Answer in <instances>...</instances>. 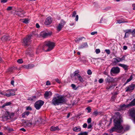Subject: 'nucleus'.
I'll return each mask as SVG.
<instances>
[{
  "mask_svg": "<svg viewBox=\"0 0 135 135\" xmlns=\"http://www.w3.org/2000/svg\"><path fill=\"white\" fill-rule=\"evenodd\" d=\"M125 59V56H123L121 58L117 57L113 59L114 62L115 63H117L124 60Z\"/></svg>",
  "mask_w": 135,
  "mask_h": 135,
  "instance_id": "nucleus-11",
  "label": "nucleus"
},
{
  "mask_svg": "<svg viewBox=\"0 0 135 135\" xmlns=\"http://www.w3.org/2000/svg\"><path fill=\"white\" fill-rule=\"evenodd\" d=\"M9 114L10 113L8 112H6L5 113V116L9 118Z\"/></svg>",
  "mask_w": 135,
  "mask_h": 135,
  "instance_id": "nucleus-32",
  "label": "nucleus"
},
{
  "mask_svg": "<svg viewBox=\"0 0 135 135\" xmlns=\"http://www.w3.org/2000/svg\"><path fill=\"white\" fill-rule=\"evenodd\" d=\"M55 80L58 83H60V81L58 79H57V78L56 79H55Z\"/></svg>",
  "mask_w": 135,
  "mask_h": 135,
  "instance_id": "nucleus-53",
  "label": "nucleus"
},
{
  "mask_svg": "<svg viewBox=\"0 0 135 135\" xmlns=\"http://www.w3.org/2000/svg\"><path fill=\"white\" fill-rule=\"evenodd\" d=\"M129 104L130 106L135 105V99H134L132 101H131Z\"/></svg>",
  "mask_w": 135,
  "mask_h": 135,
  "instance_id": "nucleus-25",
  "label": "nucleus"
},
{
  "mask_svg": "<svg viewBox=\"0 0 135 135\" xmlns=\"http://www.w3.org/2000/svg\"><path fill=\"white\" fill-rule=\"evenodd\" d=\"M123 49L124 50H126L127 49V47L126 46H124L123 47Z\"/></svg>",
  "mask_w": 135,
  "mask_h": 135,
  "instance_id": "nucleus-56",
  "label": "nucleus"
},
{
  "mask_svg": "<svg viewBox=\"0 0 135 135\" xmlns=\"http://www.w3.org/2000/svg\"><path fill=\"white\" fill-rule=\"evenodd\" d=\"M91 118H89L87 122L88 123H91Z\"/></svg>",
  "mask_w": 135,
  "mask_h": 135,
  "instance_id": "nucleus-43",
  "label": "nucleus"
},
{
  "mask_svg": "<svg viewBox=\"0 0 135 135\" xmlns=\"http://www.w3.org/2000/svg\"><path fill=\"white\" fill-rule=\"evenodd\" d=\"M91 127V125L90 124L88 125V129H90V128Z\"/></svg>",
  "mask_w": 135,
  "mask_h": 135,
  "instance_id": "nucleus-57",
  "label": "nucleus"
},
{
  "mask_svg": "<svg viewBox=\"0 0 135 135\" xmlns=\"http://www.w3.org/2000/svg\"><path fill=\"white\" fill-rule=\"evenodd\" d=\"M76 14V13L75 11H74L73 12L72 16L73 17H75V16Z\"/></svg>",
  "mask_w": 135,
  "mask_h": 135,
  "instance_id": "nucleus-47",
  "label": "nucleus"
},
{
  "mask_svg": "<svg viewBox=\"0 0 135 135\" xmlns=\"http://www.w3.org/2000/svg\"><path fill=\"white\" fill-rule=\"evenodd\" d=\"M36 27L37 28H39L40 27L39 25L37 23L36 24Z\"/></svg>",
  "mask_w": 135,
  "mask_h": 135,
  "instance_id": "nucleus-62",
  "label": "nucleus"
},
{
  "mask_svg": "<svg viewBox=\"0 0 135 135\" xmlns=\"http://www.w3.org/2000/svg\"><path fill=\"white\" fill-rule=\"evenodd\" d=\"M105 81L107 82L111 83L114 81L115 79L112 77L108 76L107 78L105 79Z\"/></svg>",
  "mask_w": 135,
  "mask_h": 135,
  "instance_id": "nucleus-16",
  "label": "nucleus"
},
{
  "mask_svg": "<svg viewBox=\"0 0 135 135\" xmlns=\"http://www.w3.org/2000/svg\"><path fill=\"white\" fill-rule=\"evenodd\" d=\"M17 62L21 64L23 62V61L22 59H19L17 60Z\"/></svg>",
  "mask_w": 135,
  "mask_h": 135,
  "instance_id": "nucleus-38",
  "label": "nucleus"
},
{
  "mask_svg": "<svg viewBox=\"0 0 135 135\" xmlns=\"http://www.w3.org/2000/svg\"><path fill=\"white\" fill-rule=\"evenodd\" d=\"M71 87H72V88H73V89H74L75 88L76 86V85L75 84H72L71 85Z\"/></svg>",
  "mask_w": 135,
  "mask_h": 135,
  "instance_id": "nucleus-50",
  "label": "nucleus"
},
{
  "mask_svg": "<svg viewBox=\"0 0 135 135\" xmlns=\"http://www.w3.org/2000/svg\"><path fill=\"white\" fill-rule=\"evenodd\" d=\"M24 123V125L27 126H29L32 124L31 123L28 121H25L23 122Z\"/></svg>",
  "mask_w": 135,
  "mask_h": 135,
  "instance_id": "nucleus-19",
  "label": "nucleus"
},
{
  "mask_svg": "<svg viewBox=\"0 0 135 135\" xmlns=\"http://www.w3.org/2000/svg\"><path fill=\"white\" fill-rule=\"evenodd\" d=\"M97 31H94L92 32L91 33V34L92 35H94L95 34H97Z\"/></svg>",
  "mask_w": 135,
  "mask_h": 135,
  "instance_id": "nucleus-44",
  "label": "nucleus"
},
{
  "mask_svg": "<svg viewBox=\"0 0 135 135\" xmlns=\"http://www.w3.org/2000/svg\"><path fill=\"white\" fill-rule=\"evenodd\" d=\"M105 51L107 54H109L110 52V51L109 49H106L105 50Z\"/></svg>",
  "mask_w": 135,
  "mask_h": 135,
  "instance_id": "nucleus-37",
  "label": "nucleus"
},
{
  "mask_svg": "<svg viewBox=\"0 0 135 135\" xmlns=\"http://www.w3.org/2000/svg\"><path fill=\"white\" fill-rule=\"evenodd\" d=\"M26 110H31V107H27L26 108Z\"/></svg>",
  "mask_w": 135,
  "mask_h": 135,
  "instance_id": "nucleus-55",
  "label": "nucleus"
},
{
  "mask_svg": "<svg viewBox=\"0 0 135 135\" xmlns=\"http://www.w3.org/2000/svg\"><path fill=\"white\" fill-rule=\"evenodd\" d=\"M15 13L16 15H18V16H20L21 17H22V15L23 14V12H16L15 11Z\"/></svg>",
  "mask_w": 135,
  "mask_h": 135,
  "instance_id": "nucleus-27",
  "label": "nucleus"
},
{
  "mask_svg": "<svg viewBox=\"0 0 135 135\" xmlns=\"http://www.w3.org/2000/svg\"><path fill=\"white\" fill-rule=\"evenodd\" d=\"M31 36H29L25 38L22 42V45L24 46H27L31 42Z\"/></svg>",
  "mask_w": 135,
  "mask_h": 135,
  "instance_id": "nucleus-5",
  "label": "nucleus"
},
{
  "mask_svg": "<svg viewBox=\"0 0 135 135\" xmlns=\"http://www.w3.org/2000/svg\"><path fill=\"white\" fill-rule=\"evenodd\" d=\"M88 46V45L86 43H85L82 44L81 46L79 47V49H81L86 47Z\"/></svg>",
  "mask_w": 135,
  "mask_h": 135,
  "instance_id": "nucleus-21",
  "label": "nucleus"
},
{
  "mask_svg": "<svg viewBox=\"0 0 135 135\" xmlns=\"http://www.w3.org/2000/svg\"><path fill=\"white\" fill-rule=\"evenodd\" d=\"M87 73L89 75H91L92 74V72L90 70H89L87 71Z\"/></svg>",
  "mask_w": 135,
  "mask_h": 135,
  "instance_id": "nucleus-42",
  "label": "nucleus"
},
{
  "mask_svg": "<svg viewBox=\"0 0 135 135\" xmlns=\"http://www.w3.org/2000/svg\"><path fill=\"white\" fill-rule=\"evenodd\" d=\"M87 126V124L86 123H84L83 125V127L84 128H86Z\"/></svg>",
  "mask_w": 135,
  "mask_h": 135,
  "instance_id": "nucleus-48",
  "label": "nucleus"
},
{
  "mask_svg": "<svg viewBox=\"0 0 135 135\" xmlns=\"http://www.w3.org/2000/svg\"><path fill=\"white\" fill-rule=\"evenodd\" d=\"M66 101L65 98L64 96L57 95L53 98L52 104L54 105H58L60 104L65 102Z\"/></svg>",
  "mask_w": 135,
  "mask_h": 135,
  "instance_id": "nucleus-2",
  "label": "nucleus"
},
{
  "mask_svg": "<svg viewBox=\"0 0 135 135\" xmlns=\"http://www.w3.org/2000/svg\"><path fill=\"white\" fill-rule=\"evenodd\" d=\"M65 22L63 20H61L56 27L57 30L59 32L60 31L63 27Z\"/></svg>",
  "mask_w": 135,
  "mask_h": 135,
  "instance_id": "nucleus-8",
  "label": "nucleus"
},
{
  "mask_svg": "<svg viewBox=\"0 0 135 135\" xmlns=\"http://www.w3.org/2000/svg\"><path fill=\"white\" fill-rule=\"evenodd\" d=\"M75 20L76 21H78V15H76V16Z\"/></svg>",
  "mask_w": 135,
  "mask_h": 135,
  "instance_id": "nucleus-52",
  "label": "nucleus"
},
{
  "mask_svg": "<svg viewBox=\"0 0 135 135\" xmlns=\"http://www.w3.org/2000/svg\"><path fill=\"white\" fill-rule=\"evenodd\" d=\"M76 71H75V72L74 73V76H77L80 82L82 83L84 82V80L81 77V76L79 74H78L77 73H76Z\"/></svg>",
  "mask_w": 135,
  "mask_h": 135,
  "instance_id": "nucleus-14",
  "label": "nucleus"
},
{
  "mask_svg": "<svg viewBox=\"0 0 135 135\" xmlns=\"http://www.w3.org/2000/svg\"><path fill=\"white\" fill-rule=\"evenodd\" d=\"M120 71V69L118 67H113L112 68L110 71V74L113 75V74H117Z\"/></svg>",
  "mask_w": 135,
  "mask_h": 135,
  "instance_id": "nucleus-6",
  "label": "nucleus"
},
{
  "mask_svg": "<svg viewBox=\"0 0 135 135\" xmlns=\"http://www.w3.org/2000/svg\"><path fill=\"white\" fill-rule=\"evenodd\" d=\"M14 81L13 80H12L11 82V84L13 86L14 85Z\"/></svg>",
  "mask_w": 135,
  "mask_h": 135,
  "instance_id": "nucleus-61",
  "label": "nucleus"
},
{
  "mask_svg": "<svg viewBox=\"0 0 135 135\" xmlns=\"http://www.w3.org/2000/svg\"><path fill=\"white\" fill-rule=\"evenodd\" d=\"M103 81V79H100L99 80V83H102V82Z\"/></svg>",
  "mask_w": 135,
  "mask_h": 135,
  "instance_id": "nucleus-46",
  "label": "nucleus"
},
{
  "mask_svg": "<svg viewBox=\"0 0 135 135\" xmlns=\"http://www.w3.org/2000/svg\"><path fill=\"white\" fill-rule=\"evenodd\" d=\"M46 85H50V82L49 81H47L46 82Z\"/></svg>",
  "mask_w": 135,
  "mask_h": 135,
  "instance_id": "nucleus-54",
  "label": "nucleus"
},
{
  "mask_svg": "<svg viewBox=\"0 0 135 135\" xmlns=\"http://www.w3.org/2000/svg\"><path fill=\"white\" fill-rule=\"evenodd\" d=\"M115 116L116 118L114 120V127L109 130L110 133L114 131L119 133L123 132L124 130L121 127V124L122 121V117L118 112L116 113Z\"/></svg>",
  "mask_w": 135,
  "mask_h": 135,
  "instance_id": "nucleus-1",
  "label": "nucleus"
},
{
  "mask_svg": "<svg viewBox=\"0 0 135 135\" xmlns=\"http://www.w3.org/2000/svg\"><path fill=\"white\" fill-rule=\"evenodd\" d=\"M52 94L51 91H46L44 94V97L46 99H48L51 96Z\"/></svg>",
  "mask_w": 135,
  "mask_h": 135,
  "instance_id": "nucleus-15",
  "label": "nucleus"
},
{
  "mask_svg": "<svg viewBox=\"0 0 135 135\" xmlns=\"http://www.w3.org/2000/svg\"><path fill=\"white\" fill-rule=\"evenodd\" d=\"M132 35L134 36H135V29H134L132 32Z\"/></svg>",
  "mask_w": 135,
  "mask_h": 135,
  "instance_id": "nucleus-45",
  "label": "nucleus"
},
{
  "mask_svg": "<svg viewBox=\"0 0 135 135\" xmlns=\"http://www.w3.org/2000/svg\"><path fill=\"white\" fill-rule=\"evenodd\" d=\"M131 32V30H128V31L127 32H126V33L125 35V36H124L125 37H126L128 36V35L127 34H128V32Z\"/></svg>",
  "mask_w": 135,
  "mask_h": 135,
  "instance_id": "nucleus-36",
  "label": "nucleus"
},
{
  "mask_svg": "<svg viewBox=\"0 0 135 135\" xmlns=\"http://www.w3.org/2000/svg\"><path fill=\"white\" fill-rule=\"evenodd\" d=\"M23 22L27 24L28 23L29 20L27 19H22L21 20Z\"/></svg>",
  "mask_w": 135,
  "mask_h": 135,
  "instance_id": "nucleus-28",
  "label": "nucleus"
},
{
  "mask_svg": "<svg viewBox=\"0 0 135 135\" xmlns=\"http://www.w3.org/2000/svg\"><path fill=\"white\" fill-rule=\"evenodd\" d=\"M86 109L88 110V113H90L91 111V109L89 107H88L86 108Z\"/></svg>",
  "mask_w": 135,
  "mask_h": 135,
  "instance_id": "nucleus-41",
  "label": "nucleus"
},
{
  "mask_svg": "<svg viewBox=\"0 0 135 135\" xmlns=\"http://www.w3.org/2000/svg\"><path fill=\"white\" fill-rule=\"evenodd\" d=\"M20 130L21 131H23L24 132H25L26 131V130L24 128H22L21 129H20Z\"/></svg>",
  "mask_w": 135,
  "mask_h": 135,
  "instance_id": "nucleus-60",
  "label": "nucleus"
},
{
  "mask_svg": "<svg viewBox=\"0 0 135 135\" xmlns=\"http://www.w3.org/2000/svg\"><path fill=\"white\" fill-rule=\"evenodd\" d=\"M31 65L29 64L28 65H24L23 66L24 68L27 69H28L30 68V67H31Z\"/></svg>",
  "mask_w": 135,
  "mask_h": 135,
  "instance_id": "nucleus-29",
  "label": "nucleus"
},
{
  "mask_svg": "<svg viewBox=\"0 0 135 135\" xmlns=\"http://www.w3.org/2000/svg\"><path fill=\"white\" fill-rule=\"evenodd\" d=\"M52 21V18L51 17H49L47 18L44 22L46 25H49L51 24Z\"/></svg>",
  "mask_w": 135,
  "mask_h": 135,
  "instance_id": "nucleus-13",
  "label": "nucleus"
},
{
  "mask_svg": "<svg viewBox=\"0 0 135 135\" xmlns=\"http://www.w3.org/2000/svg\"><path fill=\"white\" fill-rule=\"evenodd\" d=\"M55 46L54 43L50 41H46L45 42V45L43 47V49L46 51L51 50Z\"/></svg>",
  "mask_w": 135,
  "mask_h": 135,
  "instance_id": "nucleus-3",
  "label": "nucleus"
},
{
  "mask_svg": "<svg viewBox=\"0 0 135 135\" xmlns=\"http://www.w3.org/2000/svg\"><path fill=\"white\" fill-rule=\"evenodd\" d=\"M9 115V118H12L13 117L14 115V113H10V114Z\"/></svg>",
  "mask_w": 135,
  "mask_h": 135,
  "instance_id": "nucleus-35",
  "label": "nucleus"
},
{
  "mask_svg": "<svg viewBox=\"0 0 135 135\" xmlns=\"http://www.w3.org/2000/svg\"><path fill=\"white\" fill-rule=\"evenodd\" d=\"M95 52L96 54H98L100 52V50L99 49H97L95 50Z\"/></svg>",
  "mask_w": 135,
  "mask_h": 135,
  "instance_id": "nucleus-40",
  "label": "nucleus"
},
{
  "mask_svg": "<svg viewBox=\"0 0 135 135\" xmlns=\"http://www.w3.org/2000/svg\"><path fill=\"white\" fill-rule=\"evenodd\" d=\"M25 115L28 116L30 114V112H25Z\"/></svg>",
  "mask_w": 135,
  "mask_h": 135,
  "instance_id": "nucleus-49",
  "label": "nucleus"
},
{
  "mask_svg": "<svg viewBox=\"0 0 135 135\" xmlns=\"http://www.w3.org/2000/svg\"><path fill=\"white\" fill-rule=\"evenodd\" d=\"M2 40L3 41H6L9 39V37L8 35L4 36L1 38Z\"/></svg>",
  "mask_w": 135,
  "mask_h": 135,
  "instance_id": "nucleus-23",
  "label": "nucleus"
},
{
  "mask_svg": "<svg viewBox=\"0 0 135 135\" xmlns=\"http://www.w3.org/2000/svg\"><path fill=\"white\" fill-rule=\"evenodd\" d=\"M17 90L16 89H10L3 91V96L9 97L15 95V92Z\"/></svg>",
  "mask_w": 135,
  "mask_h": 135,
  "instance_id": "nucleus-4",
  "label": "nucleus"
},
{
  "mask_svg": "<svg viewBox=\"0 0 135 135\" xmlns=\"http://www.w3.org/2000/svg\"><path fill=\"white\" fill-rule=\"evenodd\" d=\"M36 98V97L35 96H32L28 98V100H33Z\"/></svg>",
  "mask_w": 135,
  "mask_h": 135,
  "instance_id": "nucleus-30",
  "label": "nucleus"
},
{
  "mask_svg": "<svg viewBox=\"0 0 135 135\" xmlns=\"http://www.w3.org/2000/svg\"><path fill=\"white\" fill-rule=\"evenodd\" d=\"M132 75H131L130 76V78L127 80L126 82V83H127L129 82L130 81H131V80H132Z\"/></svg>",
  "mask_w": 135,
  "mask_h": 135,
  "instance_id": "nucleus-34",
  "label": "nucleus"
},
{
  "mask_svg": "<svg viewBox=\"0 0 135 135\" xmlns=\"http://www.w3.org/2000/svg\"><path fill=\"white\" fill-rule=\"evenodd\" d=\"M98 114V112L97 111H94L93 113V115L95 116H97Z\"/></svg>",
  "mask_w": 135,
  "mask_h": 135,
  "instance_id": "nucleus-33",
  "label": "nucleus"
},
{
  "mask_svg": "<svg viewBox=\"0 0 135 135\" xmlns=\"http://www.w3.org/2000/svg\"><path fill=\"white\" fill-rule=\"evenodd\" d=\"M129 106H130L129 104L126 105L124 104L120 106V108L121 110H124L126 108H127Z\"/></svg>",
  "mask_w": 135,
  "mask_h": 135,
  "instance_id": "nucleus-17",
  "label": "nucleus"
},
{
  "mask_svg": "<svg viewBox=\"0 0 135 135\" xmlns=\"http://www.w3.org/2000/svg\"><path fill=\"white\" fill-rule=\"evenodd\" d=\"M44 102L41 100H38L36 102L35 104V108L37 109H39L43 104Z\"/></svg>",
  "mask_w": 135,
  "mask_h": 135,
  "instance_id": "nucleus-7",
  "label": "nucleus"
},
{
  "mask_svg": "<svg viewBox=\"0 0 135 135\" xmlns=\"http://www.w3.org/2000/svg\"><path fill=\"white\" fill-rule=\"evenodd\" d=\"M3 91L2 92L0 91V96H3Z\"/></svg>",
  "mask_w": 135,
  "mask_h": 135,
  "instance_id": "nucleus-59",
  "label": "nucleus"
},
{
  "mask_svg": "<svg viewBox=\"0 0 135 135\" xmlns=\"http://www.w3.org/2000/svg\"><path fill=\"white\" fill-rule=\"evenodd\" d=\"M121 127H122V128L124 130V131L123 132H121V133H124L125 131H127L128 130H129V126H127L125 128H123L122 126L121 125Z\"/></svg>",
  "mask_w": 135,
  "mask_h": 135,
  "instance_id": "nucleus-26",
  "label": "nucleus"
},
{
  "mask_svg": "<svg viewBox=\"0 0 135 135\" xmlns=\"http://www.w3.org/2000/svg\"><path fill=\"white\" fill-rule=\"evenodd\" d=\"M52 34L51 32L47 31H43L41 32L40 35L43 38H46L49 36H50Z\"/></svg>",
  "mask_w": 135,
  "mask_h": 135,
  "instance_id": "nucleus-9",
  "label": "nucleus"
},
{
  "mask_svg": "<svg viewBox=\"0 0 135 135\" xmlns=\"http://www.w3.org/2000/svg\"><path fill=\"white\" fill-rule=\"evenodd\" d=\"M25 115H25V112L23 113L22 114V118H24L25 117Z\"/></svg>",
  "mask_w": 135,
  "mask_h": 135,
  "instance_id": "nucleus-58",
  "label": "nucleus"
},
{
  "mask_svg": "<svg viewBox=\"0 0 135 135\" xmlns=\"http://www.w3.org/2000/svg\"><path fill=\"white\" fill-rule=\"evenodd\" d=\"M119 65L123 67L125 70H126L128 68V66L126 65L119 64Z\"/></svg>",
  "mask_w": 135,
  "mask_h": 135,
  "instance_id": "nucleus-24",
  "label": "nucleus"
},
{
  "mask_svg": "<svg viewBox=\"0 0 135 135\" xmlns=\"http://www.w3.org/2000/svg\"><path fill=\"white\" fill-rule=\"evenodd\" d=\"M135 85L133 84H131L127 87V89L126 90V91L131 92L135 88Z\"/></svg>",
  "mask_w": 135,
  "mask_h": 135,
  "instance_id": "nucleus-12",
  "label": "nucleus"
},
{
  "mask_svg": "<svg viewBox=\"0 0 135 135\" xmlns=\"http://www.w3.org/2000/svg\"><path fill=\"white\" fill-rule=\"evenodd\" d=\"M70 114L69 113L68 115H67V118H68L69 116H70Z\"/></svg>",
  "mask_w": 135,
  "mask_h": 135,
  "instance_id": "nucleus-64",
  "label": "nucleus"
},
{
  "mask_svg": "<svg viewBox=\"0 0 135 135\" xmlns=\"http://www.w3.org/2000/svg\"><path fill=\"white\" fill-rule=\"evenodd\" d=\"M132 6L133 7V8H135V3L133 4Z\"/></svg>",
  "mask_w": 135,
  "mask_h": 135,
  "instance_id": "nucleus-63",
  "label": "nucleus"
},
{
  "mask_svg": "<svg viewBox=\"0 0 135 135\" xmlns=\"http://www.w3.org/2000/svg\"><path fill=\"white\" fill-rule=\"evenodd\" d=\"M73 130L75 132H79L81 130V128L79 127H75L73 128Z\"/></svg>",
  "mask_w": 135,
  "mask_h": 135,
  "instance_id": "nucleus-20",
  "label": "nucleus"
},
{
  "mask_svg": "<svg viewBox=\"0 0 135 135\" xmlns=\"http://www.w3.org/2000/svg\"><path fill=\"white\" fill-rule=\"evenodd\" d=\"M128 22L127 21H125L123 19H119L116 22V23H122L127 22Z\"/></svg>",
  "mask_w": 135,
  "mask_h": 135,
  "instance_id": "nucleus-18",
  "label": "nucleus"
},
{
  "mask_svg": "<svg viewBox=\"0 0 135 135\" xmlns=\"http://www.w3.org/2000/svg\"><path fill=\"white\" fill-rule=\"evenodd\" d=\"M78 135H88V133L86 132H81Z\"/></svg>",
  "mask_w": 135,
  "mask_h": 135,
  "instance_id": "nucleus-31",
  "label": "nucleus"
},
{
  "mask_svg": "<svg viewBox=\"0 0 135 135\" xmlns=\"http://www.w3.org/2000/svg\"><path fill=\"white\" fill-rule=\"evenodd\" d=\"M7 2V0H1V2L3 3H5Z\"/></svg>",
  "mask_w": 135,
  "mask_h": 135,
  "instance_id": "nucleus-51",
  "label": "nucleus"
},
{
  "mask_svg": "<svg viewBox=\"0 0 135 135\" xmlns=\"http://www.w3.org/2000/svg\"><path fill=\"white\" fill-rule=\"evenodd\" d=\"M11 104V102H8L5 104L4 105H3V106H6L10 105Z\"/></svg>",
  "mask_w": 135,
  "mask_h": 135,
  "instance_id": "nucleus-39",
  "label": "nucleus"
},
{
  "mask_svg": "<svg viewBox=\"0 0 135 135\" xmlns=\"http://www.w3.org/2000/svg\"><path fill=\"white\" fill-rule=\"evenodd\" d=\"M129 113L130 116L133 118V122L135 123V108H132L129 110Z\"/></svg>",
  "mask_w": 135,
  "mask_h": 135,
  "instance_id": "nucleus-10",
  "label": "nucleus"
},
{
  "mask_svg": "<svg viewBox=\"0 0 135 135\" xmlns=\"http://www.w3.org/2000/svg\"><path fill=\"white\" fill-rule=\"evenodd\" d=\"M59 129L58 127H55L52 126L50 128V130L51 131H55L56 130H59Z\"/></svg>",
  "mask_w": 135,
  "mask_h": 135,
  "instance_id": "nucleus-22",
  "label": "nucleus"
}]
</instances>
